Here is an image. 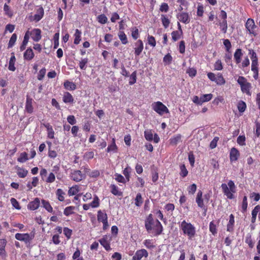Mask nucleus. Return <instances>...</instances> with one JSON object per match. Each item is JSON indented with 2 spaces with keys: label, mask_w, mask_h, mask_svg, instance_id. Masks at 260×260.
Returning <instances> with one entry per match:
<instances>
[{
  "label": "nucleus",
  "mask_w": 260,
  "mask_h": 260,
  "mask_svg": "<svg viewBox=\"0 0 260 260\" xmlns=\"http://www.w3.org/2000/svg\"><path fill=\"white\" fill-rule=\"evenodd\" d=\"M145 227L149 233L154 236L160 235L163 231V226L158 219L154 220L152 214H149L145 220Z\"/></svg>",
  "instance_id": "1"
},
{
  "label": "nucleus",
  "mask_w": 260,
  "mask_h": 260,
  "mask_svg": "<svg viewBox=\"0 0 260 260\" xmlns=\"http://www.w3.org/2000/svg\"><path fill=\"white\" fill-rule=\"evenodd\" d=\"M180 230L184 235L186 236L189 240H192L196 235V227L190 222L183 220L179 224Z\"/></svg>",
  "instance_id": "2"
},
{
  "label": "nucleus",
  "mask_w": 260,
  "mask_h": 260,
  "mask_svg": "<svg viewBox=\"0 0 260 260\" xmlns=\"http://www.w3.org/2000/svg\"><path fill=\"white\" fill-rule=\"evenodd\" d=\"M221 187L223 194L228 199H234L235 196L233 193L236 192V186L233 181L230 180L228 185L225 183L221 184Z\"/></svg>",
  "instance_id": "3"
},
{
  "label": "nucleus",
  "mask_w": 260,
  "mask_h": 260,
  "mask_svg": "<svg viewBox=\"0 0 260 260\" xmlns=\"http://www.w3.org/2000/svg\"><path fill=\"white\" fill-rule=\"evenodd\" d=\"M55 175L58 180H62L64 175L61 172L60 168L58 165L53 167L52 172L49 173L48 177L45 180V182L47 183H52L55 181Z\"/></svg>",
  "instance_id": "4"
},
{
  "label": "nucleus",
  "mask_w": 260,
  "mask_h": 260,
  "mask_svg": "<svg viewBox=\"0 0 260 260\" xmlns=\"http://www.w3.org/2000/svg\"><path fill=\"white\" fill-rule=\"evenodd\" d=\"M237 82L240 85L242 92L250 96L251 92L250 90L251 87L250 83L247 82V79L243 76H239L237 80Z\"/></svg>",
  "instance_id": "5"
},
{
  "label": "nucleus",
  "mask_w": 260,
  "mask_h": 260,
  "mask_svg": "<svg viewBox=\"0 0 260 260\" xmlns=\"http://www.w3.org/2000/svg\"><path fill=\"white\" fill-rule=\"evenodd\" d=\"M86 175L81 170L71 169L70 170L69 177L73 181L79 182L86 178Z\"/></svg>",
  "instance_id": "6"
},
{
  "label": "nucleus",
  "mask_w": 260,
  "mask_h": 260,
  "mask_svg": "<svg viewBox=\"0 0 260 260\" xmlns=\"http://www.w3.org/2000/svg\"><path fill=\"white\" fill-rule=\"evenodd\" d=\"M152 108L160 115H162L164 113H169L168 108L159 101L153 103L152 104Z\"/></svg>",
  "instance_id": "7"
},
{
  "label": "nucleus",
  "mask_w": 260,
  "mask_h": 260,
  "mask_svg": "<svg viewBox=\"0 0 260 260\" xmlns=\"http://www.w3.org/2000/svg\"><path fill=\"white\" fill-rule=\"evenodd\" d=\"M35 233L34 232H31L30 234L28 233H17L15 234V238L19 241L24 242L26 244H30L31 240L35 237Z\"/></svg>",
  "instance_id": "8"
},
{
  "label": "nucleus",
  "mask_w": 260,
  "mask_h": 260,
  "mask_svg": "<svg viewBox=\"0 0 260 260\" xmlns=\"http://www.w3.org/2000/svg\"><path fill=\"white\" fill-rule=\"evenodd\" d=\"M245 27L249 34L256 37L257 35L258 27L255 25L254 20L248 18L245 23Z\"/></svg>",
  "instance_id": "9"
},
{
  "label": "nucleus",
  "mask_w": 260,
  "mask_h": 260,
  "mask_svg": "<svg viewBox=\"0 0 260 260\" xmlns=\"http://www.w3.org/2000/svg\"><path fill=\"white\" fill-rule=\"evenodd\" d=\"M111 240L112 237L110 235H105L99 240V242L106 251H109L112 249L110 246Z\"/></svg>",
  "instance_id": "10"
},
{
  "label": "nucleus",
  "mask_w": 260,
  "mask_h": 260,
  "mask_svg": "<svg viewBox=\"0 0 260 260\" xmlns=\"http://www.w3.org/2000/svg\"><path fill=\"white\" fill-rule=\"evenodd\" d=\"M7 241L6 239H0V257L5 259L7 256V253L6 250V246Z\"/></svg>",
  "instance_id": "11"
},
{
  "label": "nucleus",
  "mask_w": 260,
  "mask_h": 260,
  "mask_svg": "<svg viewBox=\"0 0 260 260\" xmlns=\"http://www.w3.org/2000/svg\"><path fill=\"white\" fill-rule=\"evenodd\" d=\"M178 20L184 24H188L190 22V18L189 14L187 12H182L179 13L176 15Z\"/></svg>",
  "instance_id": "12"
},
{
  "label": "nucleus",
  "mask_w": 260,
  "mask_h": 260,
  "mask_svg": "<svg viewBox=\"0 0 260 260\" xmlns=\"http://www.w3.org/2000/svg\"><path fill=\"white\" fill-rule=\"evenodd\" d=\"M44 10L42 6H39L38 9H36V14L32 17V18L30 19L31 21H35L37 22H39L44 16Z\"/></svg>",
  "instance_id": "13"
},
{
  "label": "nucleus",
  "mask_w": 260,
  "mask_h": 260,
  "mask_svg": "<svg viewBox=\"0 0 260 260\" xmlns=\"http://www.w3.org/2000/svg\"><path fill=\"white\" fill-rule=\"evenodd\" d=\"M144 49V44L141 40H137L134 44V49L135 54L136 56H139L142 52Z\"/></svg>",
  "instance_id": "14"
},
{
  "label": "nucleus",
  "mask_w": 260,
  "mask_h": 260,
  "mask_svg": "<svg viewBox=\"0 0 260 260\" xmlns=\"http://www.w3.org/2000/svg\"><path fill=\"white\" fill-rule=\"evenodd\" d=\"M29 34L35 42H39L41 39V30L39 28H34L31 31H29Z\"/></svg>",
  "instance_id": "15"
},
{
  "label": "nucleus",
  "mask_w": 260,
  "mask_h": 260,
  "mask_svg": "<svg viewBox=\"0 0 260 260\" xmlns=\"http://www.w3.org/2000/svg\"><path fill=\"white\" fill-rule=\"evenodd\" d=\"M148 253L145 249L137 250L135 255L133 256V260H141L143 257H147Z\"/></svg>",
  "instance_id": "16"
},
{
  "label": "nucleus",
  "mask_w": 260,
  "mask_h": 260,
  "mask_svg": "<svg viewBox=\"0 0 260 260\" xmlns=\"http://www.w3.org/2000/svg\"><path fill=\"white\" fill-rule=\"evenodd\" d=\"M34 100L29 96H26L25 111L29 114H31L34 112V107L32 106V103Z\"/></svg>",
  "instance_id": "17"
},
{
  "label": "nucleus",
  "mask_w": 260,
  "mask_h": 260,
  "mask_svg": "<svg viewBox=\"0 0 260 260\" xmlns=\"http://www.w3.org/2000/svg\"><path fill=\"white\" fill-rule=\"evenodd\" d=\"M240 155V153L239 150L235 147L232 148L231 149L230 152V161L231 162L237 161L238 159V158L239 157Z\"/></svg>",
  "instance_id": "18"
},
{
  "label": "nucleus",
  "mask_w": 260,
  "mask_h": 260,
  "mask_svg": "<svg viewBox=\"0 0 260 260\" xmlns=\"http://www.w3.org/2000/svg\"><path fill=\"white\" fill-rule=\"evenodd\" d=\"M40 205L39 198H36L34 200L30 202L27 205V209L30 210H35L39 208Z\"/></svg>",
  "instance_id": "19"
},
{
  "label": "nucleus",
  "mask_w": 260,
  "mask_h": 260,
  "mask_svg": "<svg viewBox=\"0 0 260 260\" xmlns=\"http://www.w3.org/2000/svg\"><path fill=\"white\" fill-rule=\"evenodd\" d=\"M62 101L66 104H73L74 99L70 92L66 91L63 93Z\"/></svg>",
  "instance_id": "20"
},
{
  "label": "nucleus",
  "mask_w": 260,
  "mask_h": 260,
  "mask_svg": "<svg viewBox=\"0 0 260 260\" xmlns=\"http://www.w3.org/2000/svg\"><path fill=\"white\" fill-rule=\"evenodd\" d=\"M35 56L34 53L31 48H28L23 53V58L24 60H31Z\"/></svg>",
  "instance_id": "21"
},
{
  "label": "nucleus",
  "mask_w": 260,
  "mask_h": 260,
  "mask_svg": "<svg viewBox=\"0 0 260 260\" xmlns=\"http://www.w3.org/2000/svg\"><path fill=\"white\" fill-rule=\"evenodd\" d=\"M235 224L234 215L231 214L229 217V221L226 225V231L229 232H233Z\"/></svg>",
  "instance_id": "22"
},
{
  "label": "nucleus",
  "mask_w": 260,
  "mask_h": 260,
  "mask_svg": "<svg viewBox=\"0 0 260 260\" xmlns=\"http://www.w3.org/2000/svg\"><path fill=\"white\" fill-rule=\"evenodd\" d=\"M258 61L253 60L251 62V71L253 73V77L255 80H257L258 77Z\"/></svg>",
  "instance_id": "23"
},
{
  "label": "nucleus",
  "mask_w": 260,
  "mask_h": 260,
  "mask_svg": "<svg viewBox=\"0 0 260 260\" xmlns=\"http://www.w3.org/2000/svg\"><path fill=\"white\" fill-rule=\"evenodd\" d=\"M63 86L66 90L70 91L75 90L77 88L76 84L74 82L69 80H66L64 82Z\"/></svg>",
  "instance_id": "24"
},
{
  "label": "nucleus",
  "mask_w": 260,
  "mask_h": 260,
  "mask_svg": "<svg viewBox=\"0 0 260 260\" xmlns=\"http://www.w3.org/2000/svg\"><path fill=\"white\" fill-rule=\"evenodd\" d=\"M242 56L243 53L242 49L240 48L237 49L234 54V57L237 64H239L241 62Z\"/></svg>",
  "instance_id": "25"
},
{
  "label": "nucleus",
  "mask_w": 260,
  "mask_h": 260,
  "mask_svg": "<svg viewBox=\"0 0 260 260\" xmlns=\"http://www.w3.org/2000/svg\"><path fill=\"white\" fill-rule=\"evenodd\" d=\"M203 193L202 191L200 190L197 193L196 197V202L198 206L202 209H205V207L204 204L203 199L202 198Z\"/></svg>",
  "instance_id": "26"
},
{
  "label": "nucleus",
  "mask_w": 260,
  "mask_h": 260,
  "mask_svg": "<svg viewBox=\"0 0 260 260\" xmlns=\"http://www.w3.org/2000/svg\"><path fill=\"white\" fill-rule=\"evenodd\" d=\"M16 61V58L14 53H11V56L9 60L8 69L11 71H15L16 68L15 67V62Z\"/></svg>",
  "instance_id": "27"
},
{
  "label": "nucleus",
  "mask_w": 260,
  "mask_h": 260,
  "mask_svg": "<svg viewBox=\"0 0 260 260\" xmlns=\"http://www.w3.org/2000/svg\"><path fill=\"white\" fill-rule=\"evenodd\" d=\"M80 191V186L78 185H75L70 187L68 190L69 196H72L77 194Z\"/></svg>",
  "instance_id": "28"
},
{
  "label": "nucleus",
  "mask_w": 260,
  "mask_h": 260,
  "mask_svg": "<svg viewBox=\"0 0 260 260\" xmlns=\"http://www.w3.org/2000/svg\"><path fill=\"white\" fill-rule=\"evenodd\" d=\"M16 169L17 170V175L20 178H25L27 174H28V171L23 168H20L19 167H17Z\"/></svg>",
  "instance_id": "29"
},
{
  "label": "nucleus",
  "mask_w": 260,
  "mask_h": 260,
  "mask_svg": "<svg viewBox=\"0 0 260 260\" xmlns=\"http://www.w3.org/2000/svg\"><path fill=\"white\" fill-rule=\"evenodd\" d=\"M97 218L99 222H103L108 220L107 214L101 210L98 212Z\"/></svg>",
  "instance_id": "30"
},
{
  "label": "nucleus",
  "mask_w": 260,
  "mask_h": 260,
  "mask_svg": "<svg viewBox=\"0 0 260 260\" xmlns=\"http://www.w3.org/2000/svg\"><path fill=\"white\" fill-rule=\"evenodd\" d=\"M118 36L122 44L125 45L128 43L127 36L123 31H119L118 34Z\"/></svg>",
  "instance_id": "31"
},
{
  "label": "nucleus",
  "mask_w": 260,
  "mask_h": 260,
  "mask_svg": "<svg viewBox=\"0 0 260 260\" xmlns=\"http://www.w3.org/2000/svg\"><path fill=\"white\" fill-rule=\"evenodd\" d=\"M215 82L219 85H222L225 83V80L221 73H218L217 74Z\"/></svg>",
  "instance_id": "32"
},
{
  "label": "nucleus",
  "mask_w": 260,
  "mask_h": 260,
  "mask_svg": "<svg viewBox=\"0 0 260 260\" xmlns=\"http://www.w3.org/2000/svg\"><path fill=\"white\" fill-rule=\"evenodd\" d=\"M74 43L76 45H78L80 43L81 38V32L78 29H76L75 30V32L74 35Z\"/></svg>",
  "instance_id": "33"
},
{
  "label": "nucleus",
  "mask_w": 260,
  "mask_h": 260,
  "mask_svg": "<svg viewBox=\"0 0 260 260\" xmlns=\"http://www.w3.org/2000/svg\"><path fill=\"white\" fill-rule=\"evenodd\" d=\"M181 135L178 134L170 139V143L172 145H176L181 141Z\"/></svg>",
  "instance_id": "34"
},
{
  "label": "nucleus",
  "mask_w": 260,
  "mask_h": 260,
  "mask_svg": "<svg viewBox=\"0 0 260 260\" xmlns=\"http://www.w3.org/2000/svg\"><path fill=\"white\" fill-rule=\"evenodd\" d=\"M42 204L43 207L48 212L50 213L53 212V208L51 206L50 203L48 201H46L45 200H42Z\"/></svg>",
  "instance_id": "35"
},
{
  "label": "nucleus",
  "mask_w": 260,
  "mask_h": 260,
  "mask_svg": "<svg viewBox=\"0 0 260 260\" xmlns=\"http://www.w3.org/2000/svg\"><path fill=\"white\" fill-rule=\"evenodd\" d=\"M66 194L65 192L63 191L62 189L60 188H58L56 190V195L57 196V199L60 201L62 202L64 200V196Z\"/></svg>",
  "instance_id": "36"
},
{
  "label": "nucleus",
  "mask_w": 260,
  "mask_h": 260,
  "mask_svg": "<svg viewBox=\"0 0 260 260\" xmlns=\"http://www.w3.org/2000/svg\"><path fill=\"white\" fill-rule=\"evenodd\" d=\"M75 209V206H68L63 211V214L67 216H68L71 214H74V210Z\"/></svg>",
  "instance_id": "37"
},
{
  "label": "nucleus",
  "mask_w": 260,
  "mask_h": 260,
  "mask_svg": "<svg viewBox=\"0 0 260 260\" xmlns=\"http://www.w3.org/2000/svg\"><path fill=\"white\" fill-rule=\"evenodd\" d=\"M180 176L182 178L186 177L188 174V172L184 164L180 166Z\"/></svg>",
  "instance_id": "38"
},
{
  "label": "nucleus",
  "mask_w": 260,
  "mask_h": 260,
  "mask_svg": "<svg viewBox=\"0 0 260 260\" xmlns=\"http://www.w3.org/2000/svg\"><path fill=\"white\" fill-rule=\"evenodd\" d=\"M117 150V146H116L115 143V140L114 138H113L112 143L110 145H109L107 148V151L108 152H110L111 151L116 152Z\"/></svg>",
  "instance_id": "39"
},
{
  "label": "nucleus",
  "mask_w": 260,
  "mask_h": 260,
  "mask_svg": "<svg viewBox=\"0 0 260 260\" xmlns=\"http://www.w3.org/2000/svg\"><path fill=\"white\" fill-rule=\"evenodd\" d=\"M110 188L112 193L114 195L118 196H120L122 195V192L119 190L118 188L116 185L114 184H112L110 186Z\"/></svg>",
  "instance_id": "40"
},
{
  "label": "nucleus",
  "mask_w": 260,
  "mask_h": 260,
  "mask_svg": "<svg viewBox=\"0 0 260 260\" xmlns=\"http://www.w3.org/2000/svg\"><path fill=\"white\" fill-rule=\"evenodd\" d=\"M17 36L16 34H13L10 39V40L9 41V43H8V48H11L12 47H13L15 44V42L17 40Z\"/></svg>",
  "instance_id": "41"
},
{
  "label": "nucleus",
  "mask_w": 260,
  "mask_h": 260,
  "mask_svg": "<svg viewBox=\"0 0 260 260\" xmlns=\"http://www.w3.org/2000/svg\"><path fill=\"white\" fill-rule=\"evenodd\" d=\"M161 20L164 27L165 28H168L170 23V21L168 19V17L165 15H161Z\"/></svg>",
  "instance_id": "42"
},
{
  "label": "nucleus",
  "mask_w": 260,
  "mask_h": 260,
  "mask_svg": "<svg viewBox=\"0 0 260 260\" xmlns=\"http://www.w3.org/2000/svg\"><path fill=\"white\" fill-rule=\"evenodd\" d=\"M28 159L27 153L23 152L20 153L19 157L17 158V161L23 163L28 160Z\"/></svg>",
  "instance_id": "43"
},
{
  "label": "nucleus",
  "mask_w": 260,
  "mask_h": 260,
  "mask_svg": "<svg viewBox=\"0 0 260 260\" xmlns=\"http://www.w3.org/2000/svg\"><path fill=\"white\" fill-rule=\"evenodd\" d=\"M183 34V32H179L177 30L173 31L171 33L172 40L174 42L177 41L179 40Z\"/></svg>",
  "instance_id": "44"
},
{
  "label": "nucleus",
  "mask_w": 260,
  "mask_h": 260,
  "mask_svg": "<svg viewBox=\"0 0 260 260\" xmlns=\"http://www.w3.org/2000/svg\"><path fill=\"white\" fill-rule=\"evenodd\" d=\"M238 111L240 113H243L246 108V104L243 101H240L237 105Z\"/></svg>",
  "instance_id": "45"
},
{
  "label": "nucleus",
  "mask_w": 260,
  "mask_h": 260,
  "mask_svg": "<svg viewBox=\"0 0 260 260\" xmlns=\"http://www.w3.org/2000/svg\"><path fill=\"white\" fill-rule=\"evenodd\" d=\"M209 231L214 236L217 233V225L213 221H211L209 223Z\"/></svg>",
  "instance_id": "46"
},
{
  "label": "nucleus",
  "mask_w": 260,
  "mask_h": 260,
  "mask_svg": "<svg viewBox=\"0 0 260 260\" xmlns=\"http://www.w3.org/2000/svg\"><path fill=\"white\" fill-rule=\"evenodd\" d=\"M132 169L130 167H126L123 170V174L124 175L125 179L127 181H129L130 179V173L131 172Z\"/></svg>",
  "instance_id": "47"
},
{
  "label": "nucleus",
  "mask_w": 260,
  "mask_h": 260,
  "mask_svg": "<svg viewBox=\"0 0 260 260\" xmlns=\"http://www.w3.org/2000/svg\"><path fill=\"white\" fill-rule=\"evenodd\" d=\"M135 204L136 206L140 207L143 203V198L140 193L137 194L136 197L135 199Z\"/></svg>",
  "instance_id": "48"
},
{
  "label": "nucleus",
  "mask_w": 260,
  "mask_h": 260,
  "mask_svg": "<svg viewBox=\"0 0 260 260\" xmlns=\"http://www.w3.org/2000/svg\"><path fill=\"white\" fill-rule=\"evenodd\" d=\"M144 137L146 140L151 141L153 140V134L151 129H147L144 132Z\"/></svg>",
  "instance_id": "49"
},
{
  "label": "nucleus",
  "mask_w": 260,
  "mask_h": 260,
  "mask_svg": "<svg viewBox=\"0 0 260 260\" xmlns=\"http://www.w3.org/2000/svg\"><path fill=\"white\" fill-rule=\"evenodd\" d=\"M97 20L101 24H104L107 22L108 18L105 14H102L97 17Z\"/></svg>",
  "instance_id": "50"
},
{
  "label": "nucleus",
  "mask_w": 260,
  "mask_h": 260,
  "mask_svg": "<svg viewBox=\"0 0 260 260\" xmlns=\"http://www.w3.org/2000/svg\"><path fill=\"white\" fill-rule=\"evenodd\" d=\"M90 205L92 208H97L100 206V200L97 196H94L93 200L90 203Z\"/></svg>",
  "instance_id": "51"
},
{
  "label": "nucleus",
  "mask_w": 260,
  "mask_h": 260,
  "mask_svg": "<svg viewBox=\"0 0 260 260\" xmlns=\"http://www.w3.org/2000/svg\"><path fill=\"white\" fill-rule=\"evenodd\" d=\"M88 62L87 58H82L79 62V67L82 70H85L86 69V64Z\"/></svg>",
  "instance_id": "52"
},
{
  "label": "nucleus",
  "mask_w": 260,
  "mask_h": 260,
  "mask_svg": "<svg viewBox=\"0 0 260 260\" xmlns=\"http://www.w3.org/2000/svg\"><path fill=\"white\" fill-rule=\"evenodd\" d=\"M4 10L5 11V14L9 16V17H12L13 15V13L11 11L10 7L5 4L4 6Z\"/></svg>",
  "instance_id": "53"
},
{
  "label": "nucleus",
  "mask_w": 260,
  "mask_h": 260,
  "mask_svg": "<svg viewBox=\"0 0 260 260\" xmlns=\"http://www.w3.org/2000/svg\"><path fill=\"white\" fill-rule=\"evenodd\" d=\"M137 81V71H135L133 72L130 76L129 84L133 85Z\"/></svg>",
  "instance_id": "54"
},
{
  "label": "nucleus",
  "mask_w": 260,
  "mask_h": 260,
  "mask_svg": "<svg viewBox=\"0 0 260 260\" xmlns=\"http://www.w3.org/2000/svg\"><path fill=\"white\" fill-rule=\"evenodd\" d=\"M213 97L211 93L205 94L202 95L200 98L203 103L210 101Z\"/></svg>",
  "instance_id": "55"
},
{
  "label": "nucleus",
  "mask_w": 260,
  "mask_h": 260,
  "mask_svg": "<svg viewBox=\"0 0 260 260\" xmlns=\"http://www.w3.org/2000/svg\"><path fill=\"white\" fill-rule=\"evenodd\" d=\"M221 31L225 34L227 31L228 29V23L226 20H222V22L219 23Z\"/></svg>",
  "instance_id": "56"
},
{
  "label": "nucleus",
  "mask_w": 260,
  "mask_h": 260,
  "mask_svg": "<svg viewBox=\"0 0 260 260\" xmlns=\"http://www.w3.org/2000/svg\"><path fill=\"white\" fill-rule=\"evenodd\" d=\"M245 243L248 245L249 247L250 248H252L254 247V244L252 240L251 235H247L245 239Z\"/></svg>",
  "instance_id": "57"
},
{
  "label": "nucleus",
  "mask_w": 260,
  "mask_h": 260,
  "mask_svg": "<svg viewBox=\"0 0 260 260\" xmlns=\"http://www.w3.org/2000/svg\"><path fill=\"white\" fill-rule=\"evenodd\" d=\"M63 232L64 235L67 237V239H70L72 235V230L67 227H64L63 228Z\"/></svg>",
  "instance_id": "58"
},
{
  "label": "nucleus",
  "mask_w": 260,
  "mask_h": 260,
  "mask_svg": "<svg viewBox=\"0 0 260 260\" xmlns=\"http://www.w3.org/2000/svg\"><path fill=\"white\" fill-rule=\"evenodd\" d=\"M173 58L170 53L166 54L163 58V62L165 64H170L172 61Z\"/></svg>",
  "instance_id": "59"
},
{
  "label": "nucleus",
  "mask_w": 260,
  "mask_h": 260,
  "mask_svg": "<svg viewBox=\"0 0 260 260\" xmlns=\"http://www.w3.org/2000/svg\"><path fill=\"white\" fill-rule=\"evenodd\" d=\"M143 243L148 249H152L155 247L152 240L146 239L144 241Z\"/></svg>",
  "instance_id": "60"
},
{
  "label": "nucleus",
  "mask_w": 260,
  "mask_h": 260,
  "mask_svg": "<svg viewBox=\"0 0 260 260\" xmlns=\"http://www.w3.org/2000/svg\"><path fill=\"white\" fill-rule=\"evenodd\" d=\"M223 43L224 46H225L226 51H231V49L232 48V44L230 40L229 39H224L223 40Z\"/></svg>",
  "instance_id": "61"
},
{
  "label": "nucleus",
  "mask_w": 260,
  "mask_h": 260,
  "mask_svg": "<svg viewBox=\"0 0 260 260\" xmlns=\"http://www.w3.org/2000/svg\"><path fill=\"white\" fill-rule=\"evenodd\" d=\"M215 70L221 71L223 69V66L221 60L218 59L214 64Z\"/></svg>",
  "instance_id": "62"
},
{
  "label": "nucleus",
  "mask_w": 260,
  "mask_h": 260,
  "mask_svg": "<svg viewBox=\"0 0 260 260\" xmlns=\"http://www.w3.org/2000/svg\"><path fill=\"white\" fill-rule=\"evenodd\" d=\"M11 203L13 207L17 210L21 209V206L19 202L17 201V200L14 198H12L10 200Z\"/></svg>",
  "instance_id": "63"
},
{
  "label": "nucleus",
  "mask_w": 260,
  "mask_h": 260,
  "mask_svg": "<svg viewBox=\"0 0 260 260\" xmlns=\"http://www.w3.org/2000/svg\"><path fill=\"white\" fill-rule=\"evenodd\" d=\"M148 43L152 47L156 46V41L155 38L152 36L148 35L147 37Z\"/></svg>",
  "instance_id": "64"
}]
</instances>
